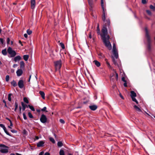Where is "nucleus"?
Returning <instances> with one entry per match:
<instances>
[{
	"label": "nucleus",
	"mask_w": 155,
	"mask_h": 155,
	"mask_svg": "<svg viewBox=\"0 0 155 155\" xmlns=\"http://www.w3.org/2000/svg\"><path fill=\"white\" fill-rule=\"evenodd\" d=\"M97 33L100 35L103 40V42L106 47L110 50L111 48V45L109 41L110 37L107 35V31L106 25L103 26L102 29V34L100 33L99 25L97 26Z\"/></svg>",
	"instance_id": "nucleus-1"
},
{
	"label": "nucleus",
	"mask_w": 155,
	"mask_h": 155,
	"mask_svg": "<svg viewBox=\"0 0 155 155\" xmlns=\"http://www.w3.org/2000/svg\"><path fill=\"white\" fill-rule=\"evenodd\" d=\"M145 31L146 32V37L147 38V41L148 42L147 49L148 51L150 52H151L152 51V48L150 45L151 40L150 37L148 34V30L147 28H145Z\"/></svg>",
	"instance_id": "nucleus-2"
},
{
	"label": "nucleus",
	"mask_w": 155,
	"mask_h": 155,
	"mask_svg": "<svg viewBox=\"0 0 155 155\" xmlns=\"http://www.w3.org/2000/svg\"><path fill=\"white\" fill-rule=\"evenodd\" d=\"M56 71L58 70L61 68L62 65V61L60 59L54 62Z\"/></svg>",
	"instance_id": "nucleus-3"
},
{
	"label": "nucleus",
	"mask_w": 155,
	"mask_h": 155,
	"mask_svg": "<svg viewBox=\"0 0 155 155\" xmlns=\"http://www.w3.org/2000/svg\"><path fill=\"white\" fill-rule=\"evenodd\" d=\"M1 150L0 152L3 153H6L8 152V147L3 144H0Z\"/></svg>",
	"instance_id": "nucleus-4"
},
{
	"label": "nucleus",
	"mask_w": 155,
	"mask_h": 155,
	"mask_svg": "<svg viewBox=\"0 0 155 155\" xmlns=\"http://www.w3.org/2000/svg\"><path fill=\"white\" fill-rule=\"evenodd\" d=\"M7 51L8 54L10 55V57H15L16 55V53L14 50H12L11 47H9L7 49Z\"/></svg>",
	"instance_id": "nucleus-5"
},
{
	"label": "nucleus",
	"mask_w": 155,
	"mask_h": 155,
	"mask_svg": "<svg viewBox=\"0 0 155 155\" xmlns=\"http://www.w3.org/2000/svg\"><path fill=\"white\" fill-rule=\"evenodd\" d=\"M113 54L116 59H117L118 57V53L116 49L115 45L114 43L113 44Z\"/></svg>",
	"instance_id": "nucleus-6"
},
{
	"label": "nucleus",
	"mask_w": 155,
	"mask_h": 155,
	"mask_svg": "<svg viewBox=\"0 0 155 155\" xmlns=\"http://www.w3.org/2000/svg\"><path fill=\"white\" fill-rule=\"evenodd\" d=\"M130 96L133 101L135 102L137 104H138V102L135 98L136 96V93L133 91H131L130 92Z\"/></svg>",
	"instance_id": "nucleus-7"
},
{
	"label": "nucleus",
	"mask_w": 155,
	"mask_h": 155,
	"mask_svg": "<svg viewBox=\"0 0 155 155\" xmlns=\"http://www.w3.org/2000/svg\"><path fill=\"white\" fill-rule=\"evenodd\" d=\"M40 120L41 122L43 123H46L47 122V118L45 115L43 114H42L40 118Z\"/></svg>",
	"instance_id": "nucleus-8"
},
{
	"label": "nucleus",
	"mask_w": 155,
	"mask_h": 155,
	"mask_svg": "<svg viewBox=\"0 0 155 155\" xmlns=\"http://www.w3.org/2000/svg\"><path fill=\"white\" fill-rule=\"evenodd\" d=\"M113 71L114 73L112 75H110L111 78V80H113V78L112 77H114V74H115V78H116V80H118V75L117 73H116V71L114 69H113Z\"/></svg>",
	"instance_id": "nucleus-9"
},
{
	"label": "nucleus",
	"mask_w": 155,
	"mask_h": 155,
	"mask_svg": "<svg viewBox=\"0 0 155 155\" xmlns=\"http://www.w3.org/2000/svg\"><path fill=\"white\" fill-rule=\"evenodd\" d=\"M18 85L20 88H22L24 87V82L23 80H20L18 83Z\"/></svg>",
	"instance_id": "nucleus-10"
},
{
	"label": "nucleus",
	"mask_w": 155,
	"mask_h": 155,
	"mask_svg": "<svg viewBox=\"0 0 155 155\" xmlns=\"http://www.w3.org/2000/svg\"><path fill=\"white\" fill-rule=\"evenodd\" d=\"M45 143V141H40L37 143V145L38 147H42L44 146V144Z\"/></svg>",
	"instance_id": "nucleus-11"
},
{
	"label": "nucleus",
	"mask_w": 155,
	"mask_h": 155,
	"mask_svg": "<svg viewBox=\"0 0 155 155\" xmlns=\"http://www.w3.org/2000/svg\"><path fill=\"white\" fill-rule=\"evenodd\" d=\"M31 8L32 9H34L35 6V0H31Z\"/></svg>",
	"instance_id": "nucleus-12"
},
{
	"label": "nucleus",
	"mask_w": 155,
	"mask_h": 155,
	"mask_svg": "<svg viewBox=\"0 0 155 155\" xmlns=\"http://www.w3.org/2000/svg\"><path fill=\"white\" fill-rule=\"evenodd\" d=\"M17 75L18 76H20L22 75L23 72L21 69H18L16 71Z\"/></svg>",
	"instance_id": "nucleus-13"
},
{
	"label": "nucleus",
	"mask_w": 155,
	"mask_h": 155,
	"mask_svg": "<svg viewBox=\"0 0 155 155\" xmlns=\"http://www.w3.org/2000/svg\"><path fill=\"white\" fill-rule=\"evenodd\" d=\"M89 107L91 110L94 111L97 108V105H94L90 106Z\"/></svg>",
	"instance_id": "nucleus-14"
},
{
	"label": "nucleus",
	"mask_w": 155,
	"mask_h": 155,
	"mask_svg": "<svg viewBox=\"0 0 155 155\" xmlns=\"http://www.w3.org/2000/svg\"><path fill=\"white\" fill-rule=\"evenodd\" d=\"M21 57L20 56H17L14 58V61L16 62L20 60L21 59Z\"/></svg>",
	"instance_id": "nucleus-15"
},
{
	"label": "nucleus",
	"mask_w": 155,
	"mask_h": 155,
	"mask_svg": "<svg viewBox=\"0 0 155 155\" xmlns=\"http://www.w3.org/2000/svg\"><path fill=\"white\" fill-rule=\"evenodd\" d=\"M112 61H113L114 64L115 65L118 66V65L117 64L116 60L114 58H115L114 57H114L112 56Z\"/></svg>",
	"instance_id": "nucleus-16"
},
{
	"label": "nucleus",
	"mask_w": 155,
	"mask_h": 155,
	"mask_svg": "<svg viewBox=\"0 0 155 155\" xmlns=\"http://www.w3.org/2000/svg\"><path fill=\"white\" fill-rule=\"evenodd\" d=\"M39 94L42 97L43 99H45V94L44 92L42 91H40Z\"/></svg>",
	"instance_id": "nucleus-17"
},
{
	"label": "nucleus",
	"mask_w": 155,
	"mask_h": 155,
	"mask_svg": "<svg viewBox=\"0 0 155 155\" xmlns=\"http://www.w3.org/2000/svg\"><path fill=\"white\" fill-rule=\"evenodd\" d=\"M95 64L97 67H99L101 65L100 63L97 60H94V61Z\"/></svg>",
	"instance_id": "nucleus-18"
},
{
	"label": "nucleus",
	"mask_w": 155,
	"mask_h": 155,
	"mask_svg": "<svg viewBox=\"0 0 155 155\" xmlns=\"http://www.w3.org/2000/svg\"><path fill=\"white\" fill-rule=\"evenodd\" d=\"M102 9L103 11V15H102V19L103 20V21L105 22L106 18H105V12H104V9L103 8H102Z\"/></svg>",
	"instance_id": "nucleus-19"
},
{
	"label": "nucleus",
	"mask_w": 155,
	"mask_h": 155,
	"mask_svg": "<svg viewBox=\"0 0 155 155\" xmlns=\"http://www.w3.org/2000/svg\"><path fill=\"white\" fill-rule=\"evenodd\" d=\"M20 68H23L25 66V63L23 61H21L20 62Z\"/></svg>",
	"instance_id": "nucleus-20"
},
{
	"label": "nucleus",
	"mask_w": 155,
	"mask_h": 155,
	"mask_svg": "<svg viewBox=\"0 0 155 155\" xmlns=\"http://www.w3.org/2000/svg\"><path fill=\"white\" fill-rule=\"evenodd\" d=\"M99 58L100 59H102L104 58V55L102 53H100L98 54Z\"/></svg>",
	"instance_id": "nucleus-21"
},
{
	"label": "nucleus",
	"mask_w": 155,
	"mask_h": 155,
	"mask_svg": "<svg viewBox=\"0 0 155 155\" xmlns=\"http://www.w3.org/2000/svg\"><path fill=\"white\" fill-rule=\"evenodd\" d=\"M134 107L136 110V111L138 112H140L141 111L140 109L136 105H134Z\"/></svg>",
	"instance_id": "nucleus-22"
},
{
	"label": "nucleus",
	"mask_w": 155,
	"mask_h": 155,
	"mask_svg": "<svg viewBox=\"0 0 155 155\" xmlns=\"http://www.w3.org/2000/svg\"><path fill=\"white\" fill-rule=\"evenodd\" d=\"M21 105H22V106L23 107V108H22V110H25V108H26V106L28 107V106H27L26 105H25L24 103H23V102H21Z\"/></svg>",
	"instance_id": "nucleus-23"
},
{
	"label": "nucleus",
	"mask_w": 155,
	"mask_h": 155,
	"mask_svg": "<svg viewBox=\"0 0 155 155\" xmlns=\"http://www.w3.org/2000/svg\"><path fill=\"white\" fill-rule=\"evenodd\" d=\"M88 2L90 6L91 7H92L93 4V0H88Z\"/></svg>",
	"instance_id": "nucleus-24"
},
{
	"label": "nucleus",
	"mask_w": 155,
	"mask_h": 155,
	"mask_svg": "<svg viewBox=\"0 0 155 155\" xmlns=\"http://www.w3.org/2000/svg\"><path fill=\"white\" fill-rule=\"evenodd\" d=\"M11 84L13 85L14 87H15L17 86V84L15 81L14 80H13L11 82Z\"/></svg>",
	"instance_id": "nucleus-25"
},
{
	"label": "nucleus",
	"mask_w": 155,
	"mask_h": 155,
	"mask_svg": "<svg viewBox=\"0 0 155 155\" xmlns=\"http://www.w3.org/2000/svg\"><path fill=\"white\" fill-rule=\"evenodd\" d=\"M2 54L4 55H6L7 54V52L6 51V49H4L2 51Z\"/></svg>",
	"instance_id": "nucleus-26"
},
{
	"label": "nucleus",
	"mask_w": 155,
	"mask_h": 155,
	"mask_svg": "<svg viewBox=\"0 0 155 155\" xmlns=\"http://www.w3.org/2000/svg\"><path fill=\"white\" fill-rule=\"evenodd\" d=\"M28 58L29 56L28 55H25L23 56V58L25 61H27L28 60Z\"/></svg>",
	"instance_id": "nucleus-27"
},
{
	"label": "nucleus",
	"mask_w": 155,
	"mask_h": 155,
	"mask_svg": "<svg viewBox=\"0 0 155 155\" xmlns=\"http://www.w3.org/2000/svg\"><path fill=\"white\" fill-rule=\"evenodd\" d=\"M28 106L30 108V109L32 111H35V109L34 107L32 106H31L30 105H28Z\"/></svg>",
	"instance_id": "nucleus-28"
},
{
	"label": "nucleus",
	"mask_w": 155,
	"mask_h": 155,
	"mask_svg": "<svg viewBox=\"0 0 155 155\" xmlns=\"http://www.w3.org/2000/svg\"><path fill=\"white\" fill-rule=\"evenodd\" d=\"M60 155H65L64 151L63 150L61 149L59 152Z\"/></svg>",
	"instance_id": "nucleus-29"
},
{
	"label": "nucleus",
	"mask_w": 155,
	"mask_h": 155,
	"mask_svg": "<svg viewBox=\"0 0 155 155\" xmlns=\"http://www.w3.org/2000/svg\"><path fill=\"white\" fill-rule=\"evenodd\" d=\"M57 145L58 147H60L63 146V143L59 141L57 143Z\"/></svg>",
	"instance_id": "nucleus-30"
},
{
	"label": "nucleus",
	"mask_w": 155,
	"mask_h": 155,
	"mask_svg": "<svg viewBox=\"0 0 155 155\" xmlns=\"http://www.w3.org/2000/svg\"><path fill=\"white\" fill-rule=\"evenodd\" d=\"M24 101L27 104H28L29 103V101L28 100V99L26 97H25L23 98Z\"/></svg>",
	"instance_id": "nucleus-31"
},
{
	"label": "nucleus",
	"mask_w": 155,
	"mask_h": 155,
	"mask_svg": "<svg viewBox=\"0 0 155 155\" xmlns=\"http://www.w3.org/2000/svg\"><path fill=\"white\" fill-rule=\"evenodd\" d=\"M51 142L53 143H55V141L54 138L52 137H50L49 138Z\"/></svg>",
	"instance_id": "nucleus-32"
},
{
	"label": "nucleus",
	"mask_w": 155,
	"mask_h": 155,
	"mask_svg": "<svg viewBox=\"0 0 155 155\" xmlns=\"http://www.w3.org/2000/svg\"><path fill=\"white\" fill-rule=\"evenodd\" d=\"M5 132V133L7 135L9 136H11V135L7 131L6 128L5 127V128L3 129Z\"/></svg>",
	"instance_id": "nucleus-33"
},
{
	"label": "nucleus",
	"mask_w": 155,
	"mask_h": 155,
	"mask_svg": "<svg viewBox=\"0 0 155 155\" xmlns=\"http://www.w3.org/2000/svg\"><path fill=\"white\" fill-rule=\"evenodd\" d=\"M15 108L14 109V110L16 111L18 107V104L17 102H15Z\"/></svg>",
	"instance_id": "nucleus-34"
},
{
	"label": "nucleus",
	"mask_w": 155,
	"mask_h": 155,
	"mask_svg": "<svg viewBox=\"0 0 155 155\" xmlns=\"http://www.w3.org/2000/svg\"><path fill=\"white\" fill-rule=\"evenodd\" d=\"M28 115L29 116V117L30 118H32L33 117L32 115L31 114V113L30 112H29L28 113Z\"/></svg>",
	"instance_id": "nucleus-35"
},
{
	"label": "nucleus",
	"mask_w": 155,
	"mask_h": 155,
	"mask_svg": "<svg viewBox=\"0 0 155 155\" xmlns=\"http://www.w3.org/2000/svg\"><path fill=\"white\" fill-rule=\"evenodd\" d=\"M12 95V94H9L8 95V99L9 101H11V96Z\"/></svg>",
	"instance_id": "nucleus-36"
},
{
	"label": "nucleus",
	"mask_w": 155,
	"mask_h": 155,
	"mask_svg": "<svg viewBox=\"0 0 155 155\" xmlns=\"http://www.w3.org/2000/svg\"><path fill=\"white\" fill-rule=\"evenodd\" d=\"M9 80V76L8 75H7L5 78V80L7 82Z\"/></svg>",
	"instance_id": "nucleus-37"
},
{
	"label": "nucleus",
	"mask_w": 155,
	"mask_h": 155,
	"mask_svg": "<svg viewBox=\"0 0 155 155\" xmlns=\"http://www.w3.org/2000/svg\"><path fill=\"white\" fill-rule=\"evenodd\" d=\"M47 108L46 107H44L42 109H41V111H45L46 112H47L48 111L46 110Z\"/></svg>",
	"instance_id": "nucleus-38"
},
{
	"label": "nucleus",
	"mask_w": 155,
	"mask_h": 155,
	"mask_svg": "<svg viewBox=\"0 0 155 155\" xmlns=\"http://www.w3.org/2000/svg\"><path fill=\"white\" fill-rule=\"evenodd\" d=\"M60 45L63 49H64L65 48V46L62 43H60Z\"/></svg>",
	"instance_id": "nucleus-39"
},
{
	"label": "nucleus",
	"mask_w": 155,
	"mask_h": 155,
	"mask_svg": "<svg viewBox=\"0 0 155 155\" xmlns=\"http://www.w3.org/2000/svg\"><path fill=\"white\" fill-rule=\"evenodd\" d=\"M27 34L29 35H30L32 33V31L29 29H28L27 31Z\"/></svg>",
	"instance_id": "nucleus-40"
},
{
	"label": "nucleus",
	"mask_w": 155,
	"mask_h": 155,
	"mask_svg": "<svg viewBox=\"0 0 155 155\" xmlns=\"http://www.w3.org/2000/svg\"><path fill=\"white\" fill-rule=\"evenodd\" d=\"M101 5L102 7V8L104 9V2L103 0H101Z\"/></svg>",
	"instance_id": "nucleus-41"
},
{
	"label": "nucleus",
	"mask_w": 155,
	"mask_h": 155,
	"mask_svg": "<svg viewBox=\"0 0 155 155\" xmlns=\"http://www.w3.org/2000/svg\"><path fill=\"white\" fill-rule=\"evenodd\" d=\"M150 9H152L153 10H155V6H154L153 5H150Z\"/></svg>",
	"instance_id": "nucleus-42"
},
{
	"label": "nucleus",
	"mask_w": 155,
	"mask_h": 155,
	"mask_svg": "<svg viewBox=\"0 0 155 155\" xmlns=\"http://www.w3.org/2000/svg\"><path fill=\"white\" fill-rule=\"evenodd\" d=\"M4 43V40L2 38H0V44H3Z\"/></svg>",
	"instance_id": "nucleus-43"
},
{
	"label": "nucleus",
	"mask_w": 155,
	"mask_h": 155,
	"mask_svg": "<svg viewBox=\"0 0 155 155\" xmlns=\"http://www.w3.org/2000/svg\"><path fill=\"white\" fill-rule=\"evenodd\" d=\"M146 12L149 15H151V12L149 10H147L146 11Z\"/></svg>",
	"instance_id": "nucleus-44"
},
{
	"label": "nucleus",
	"mask_w": 155,
	"mask_h": 155,
	"mask_svg": "<svg viewBox=\"0 0 155 155\" xmlns=\"http://www.w3.org/2000/svg\"><path fill=\"white\" fill-rule=\"evenodd\" d=\"M59 121L61 123L63 124H64L65 123L64 120L62 119H60Z\"/></svg>",
	"instance_id": "nucleus-45"
},
{
	"label": "nucleus",
	"mask_w": 155,
	"mask_h": 155,
	"mask_svg": "<svg viewBox=\"0 0 155 155\" xmlns=\"http://www.w3.org/2000/svg\"><path fill=\"white\" fill-rule=\"evenodd\" d=\"M23 118L24 120H26L27 119V117H26V116L25 115V113H23Z\"/></svg>",
	"instance_id": "nucleus-46"
},
{
	"label": "nucleus",
	"mask_w": 155,
	"mask_h": 155,
	"mask_svg": "<svg viewBox=\"0 0 155 155\" xmlns=\"http://www.w3.org/2000/svg\"><path fill=\"white\" fill-rule=\"evenodd\" d=\"M106 21L107 23L108 26H110V20L109 19H107V20Z\"/></svg>",
	"instance_id": "nucleus-47"
},
{
	"label": "nucleus",
	"mask_w": 155,
	"mask_h": 155,
	"mask_svg": "<svg viewBox=\"0 0 155 155\" xmlns=\"http://www.w3.org/2000/svg\"><path fill=\"white\" fill-rule=\"evenodd\" d=\"M10 41V40L9 38H8L7 39V44H9Z\"/></svg>",
	"instance_id": "nucleus-48"
},
{
	"label": "nucleus",
	"mask_w": 155,
	"mask_h": 155,
	"mask_svg": "<svg viewBox=\"0 0 155 155\" xmlns=\"http://www.w3.org/2000/svg\"><path fill=\"white\" fill-rule=\"evenodd\" d=\"M0 127L2 128L3 129L5 128V126L2 124H0Z\"/></svg>",
	"instance_id": "nucleus-49"
},
{
	"label": "nucleus",
	"mask_w": 155,
	"mask_h": 155,
	"mask_svg": "<svg viewBox=\"0 0 155 155\" xmlns=\"http://www.w3.org/2000/svg\"><path fill=\"white\" fill-rule=\"evenodd\" d=\"M142 2L143 4H145L146 3V0H142Z\"/></svg>",
	"instance_id": "nucleus-50"
},
{
	"label": "nucleus",
	"mask_w": 155,
	"mask_h": 155,
	"mask_svg": "<svg viewBox=\"0 0 155 155\" xmlns=\"http://www.w3.org/2000/svg\"><path fill=\"white\" fill-rule=\"evenodd\" d=\"M105 60L106 61V64H107V66H108V65H110V63L108 62L107 61V60L106 59H105Z\"/></svg>",
	"instance_id": "nucleus-51"
},
{
	"label": "nucleus",
	"mask_w": 155,
	"mask_h": 155,
	"mask_svg": "<svg viewBox=\"0 0 155 155\" xmlns=\"http://www.w3.org/2000/svg\"><path fill=\"white\" fill-rule=\"evenodd\" d=\"M44 155H50L49 153H48V152H46L45 153Z\"/></svg>",
	"instance_id": "nucleus-52"
},
{
	"label": "nucleus",
	"mask_w": 155,
	"mask_h": 155,
	"mask_svg": "<svg viewBox=\"0 0 155 155\" xmlns=\"http://www.w3.org/2000/svg\"><path fill=\"white\" fill-rule=\"evenodd\" d=\"M44 153V152L43 151H42L41 152L39 153V155H43Z\"/></svg>",
	"instance_id": "nucleus-53"
},
{
	"label": "nucleus",
	"mask_w": 155,
	"mask_h": 155,
	"mask_svg": "<svg viewBox=\"0 0 155 155\" xmlns=\"http://www.w3.org/2000/svg\"><path fill=\"white\" fill-rule=\"evenodd\" d=\"M124 87H126L127 86V84L126 81H125V82H124Z\"/></svg>",
	"instance_id": "nucleus-54"
},
{
	"label": "nucleus",
	"mask_w": 155,
	"mask_h": 155,
	"mask_svg": "<svg viewBox=\"0 0 155 155\" xmlns=\"http://www.w3.org/2000/svg\"><path fill=\"white\" fill-rule=\"evenodd\" d=\"M11 131L13 133H15L16 132V131L14 130H12Z\"/></svg>",
	"instance_id": "nucleus-55"
},
{
	"label": "nucleus",
	"mask_w": 155,
	"mask_h": 155,
	"mask_svg": "<svg viewBox=\"0 0 155 155\" xmlns=\"http://www.w3.org/2000/svg\"><path fill=\"white\" fill-rule=\"evenodd\" d=\"M122 80L124 82H125V81H126L125 79V78L124 77H123L122 78Z\"/></svg>",
	"instance_id": "nucleus-56"
},
{
	"label": "nucleus",
	"mask_w": 155,
	"mask_h": 155,
	"mask_svg": "<svg viewBox=\"0 0 155 155\" xmlns=\"http://www.w3.org/2000/svg\"><path fill=\"white\" fill-rule=\"evenodd\" d=\"M119 95H120V97H121V98L122 99H124L123 97V96L121 95V94L120 93V94Z\"/></svg>",
	"instance_id": "nucleus-57"
},
{
	"label": "nucleus",
	"mask_w": 155,
	"mask_h": 155,
	"mask_svg": "<svg viewBox=\"0 0 155 155\" xmlns=\"http://www.w3.org/2000/svg\"><path fill=\"white\" fill-rule=\"evenodd\" d=\"M24 36L25 38H27L28 37V35L26 34H24Z\"/></svg>",
	"instance_id": "nucleus-58"
},
{
	"label": "nucleus",
	"mask_w": 155,
	"mask_h": 155,
	"mask_svg": "<svg viewBox=\"0 0 155 155\" xmlns=\"http://www.w3.org/2000/svg\"><path fill=\"white\" fill-rule=\"evenodd\" d=\"M17 66H18V65L17 64H13V67L14 68H15Z\"/></svg>",
	"instance_id": "nucleus-59"
},
{
	"label": "nucleus",
	"mask_w": 155,
	"mask_h": 155,
	"mask_svg": "<svg viewBox=\"0 0 155 155\" xmlns=\"http://www.w3.org/2000/svg\"><path fill=\"white\" fill-rule=\"evenodd\" d=\"M10 126L12 127L13 126V124L12 121H10Z\"/></svg>",
	"instance_id": "nucleus-60"
},
{
	"label": "nucleus",
	"mask_w": 155,
	"mask_h": 155,
	"mask_svg": "<svg viewBox=\"0 0 155 155\" xmlns=\"http://www.w3.org/2000/svg\"><path fill=\"white\" fill-rule=\"evenodd\" d=\"M108 67L109 68H110V69H112V70H113V68H112V67L110 65H108Z\"/></svg>",
	"instance_id": "nucleus-61"
},
{
	"label": "nucleus",
	"mask_w": 155,
	"mask_h": 155,
	"mask_svg": "<svg viewBox=\"0 0 155 155\" xmlns=\"http://www.w3.org/2000/svg\"><path fill=\"white\" fill-rule=\"evenodd\" d=\"M89 37L90 39L91 38L92 36H91V34H89Z\"/></svg>",
	"instance_id": "nucleus-62"
},
{
	"label": "nucleus",
	"mask_w": 155,
	"mask_h": 155,
	"mask_svg": "<svg viewBox=\"0 0 155 155\" xmlns=\"http://www.w3.org/2000/svg\"><path fill=\"white\" fill-rule=\"evenodd\" d=\"M11 72H12V73H14V70L13 69H11Z\"/></svg>",
	"instance_id": "nucleus-63"
},
{
	"label": "nucleus",
	"mask_w": 155,
	"mask_h": 155,
	"mask_svg": "<svg viewBox=\"0 0 155 155\" xmlns=\"http://www.w3.org/2000/svg\"><path fill=\"white\" fill-rule=\"evenodd\" d=\"M16 155H22L21 154L18 153H16Z\"/></svg>",
	"instance_id": "nucleus-64"
}]
</instances>
